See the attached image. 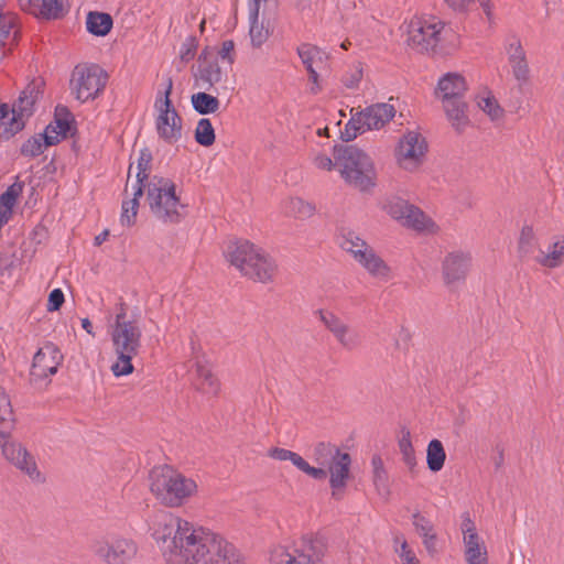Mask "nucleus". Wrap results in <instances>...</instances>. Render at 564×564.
I'll return each instance as SVG.
<instances>
[{
	"mask_svg": "<svg viewBox=\"0 0 564 564\" xmlns=\"http://www.w3.org/2000/svg\"><path fill=\"white\" fill-rule=\"evenodd\" d=\"M152 538L166 564H249L248 557L223 534L173 514H163Z\"/></svg>",
	"mask_w": 564,
	"mask_h": 564,
	"instance_id": "f257e3e1",
	"label": "nucleus"
},
{
	"mask_svg": "<svg viewBox=\"0 0 564 564\" xmlns=\"http://www.w3.org/2000/svg\"><path fill=\"white\" fill-rule=\"evenodd\" d=\"M142 328L141 317L138 314L128 315L123 307L116 315L111 332L113 351L117 356L111 366L116 377L128 376L133 372L132 359L141 348Z\"/></svg>",
	"mask_w": 564,
	"mask_h": 564,
	"instance_id": "f03ea898",
	"label": "nucleus"
},
{
	"mask_svg": "<svg viewBox=\"0 0 564 564\" xmlns=\"http://www.w3.org/2000/svg\"><path fill=\"white\" fill-rule=\"evenodd\" d=\"M150 490L166 507L177 508L197 494L195 479L169 465L155 466L150 471Z\"/></svg>",
	"mask_w": 564,
	"mask_h": 564,
	"instance_id": "7ed1b4c3",
	"label": "nucleus"
},
{
	"mask_svg": "<svg viewBox=\"0 0 564 564\" xmlns=\"http://www.w3.org/2000/svg\"><path fill=\"white\" fill-rule=\"evenodd\" d=\"M226 259L242 275L254 281L267 283L272 281L276 264L274 260L261 248L248 240L230 242L225 251Z\"/></svg>",
	"mask_w": 564,
	"mask_h": 564,
	"instance_id": "20e7f679",
	"label": "nucleus"
},
{
	"mask_svg": "<svg viewBox=\"0 0 564 564\" xmlns=\"http://www.w3.org/2000/svg\"><path fill=\"white\" fill-rule=\"evenodd\" d=\"M467 84L458 73L443 75L435 88V97L441 101L442 108L452 128L462 133L470 124L467 113L468 105L465 100Z\"/></svg>",
	"mask_w": 564,
	"mask_h": 564,
	"instance_id": "39448f33",
	"label": "nucleus"
},
{
	"mask_svg": "<svg viewBox=\"0 0 564 564\" xmlns=\"http://www.w3.org/2000/svg\"><path fill=\"white\" fill-rule=\"evenodd\" d=\"M334 159L341 177L360 191L375 185L376 170L372 159L361 149L352 144L334 147Z\"/></svg>",
	"mask_w": 564,
	"mask_h": 564,
	"instance_id": "423d86ee",
	"label": "nucleus"
},
{
	"mask_svg": "<svg viewBox=\"0 0 564 564\" xmlns=\"http://www.w3.org/2000/svg\"><path fill=\"white\" fill-rule=\"evenodd\" d=\"M147 188V202L152 215L163 224L180 223L184 205L175 193V184L169 178L154 176Z\"/></svg>",
	"mask_w": 564,
	"mask_h": 564,
	"instance_id": "0eeeda50",
	"label": "nucleus"
},
{
	"mask_svg": "<svg viewBox=\"0 0 564 564\" xmlns=\"http://www.w3.org/2000/svg\"><path fill=\"white\" fill-rule=\"evenodd\" d=\"M314 460L319 466L327 467L332 495L337 497L338 491L346 487L350 476V455L332 444L321 442L314 447Z\"/></svg>",
	"mask_w": 564,
	"mask_h": 564,
	"instance_id": "6e6552de",
	"label": "nucleus"
},
{
	"mask_svg": "<svg viewBox=\"0 0 564 564\" xmlns=\"http://www.w3.org/2000/svg\"><path fill=\"white\" fill-rule=\"evenodd\" d=\"M172 88L173 82L169 78L165 90L160 93L154 102V109L156 112L155 130L159 138L167 144L178 142L183 132V119L170 98Z\"/></svg>",
	"mask_w": 564,
	"mask_h": 564,
	"instance_id": "1a4fd4ad",
	"label": "nucleus"
},
{
	"mask_svg": "<svg viewBox=\"0 0 564 564\" xmlns=\"http://www.w3.org/2000/svg\"><path fill=\"white\" fill-rule=\"evenodd\" d=\"M107 73L97 64H78L72 72L69 88L80 102L96 99L105 89Z\"/></svg>",
	"mask_w": 564,
	"mask_h": 564,
	"instance_id": "9d476101",
	"label": "nucleus"
},
{
	"mask_svg": "<svg viewBox=\"0 0 564 564\" xmlns=\"http://www.w3.org/2000/svg\"><path fill=\"white\" fill-rule=\"evenodd\" d=\"M382 209L403 227L417 232L434 234L438 229L437 225L422 209L399 196L387 198L382 204Z\"/></svg>",
	"mask_w": 564,
	"mask_h": 564,
	"instance_id": "9b49d317",
	"label": "nucleus"
},
{
	"mask_svg": "<svg viewBox=\"0 0 564 564\" xmlns=\"http://www.w3.org/2000/svg\"><path fill=\"white\" fill-rule=\"evenodd\" d=\"M91 551L105 564H128L135 557L138 544L131 538L108 533L94 540Z\"/></svg>",
	"mask_w": 564,
	"mask_h": 564,
	"instance_id": "f8f14e48",
	"label": "nucleus"
},
{
	"mask_svg": "<svg viewBox=\"0 0 564 564\" xmlns=\"http://www.w3.org/2000/svg\"><path fill=\"white\" fill-rule=\"evenodd\" d=\"M323 546L317 540L302 538L291 545H276L270 550V564H318Z\"/></svg>",
	"mask_w": 564,
	"mask_h": 564,
	"instance_id": "ddd939ff",
	"label": "nucleus"
},
{
	"mask_svg": "<svg viewBox=\"0 0 564 564\" xmlns=\"http://www.w3.org/2000/svg\"><path fill=\"white\" fill-rule=\"evenodd\" d=\"M395 116V109L389 104H375L354 115L346 123L347 140L369 130H379Z\"/></svg>",
	"mask_w": 564,
	"mask_h": 564,
	"instance_id": "4468645a",
	"label": "nucleus"
},
{
	"mask_svg": "<svg viewBox=\"0 0 564 564\" xmlns=\"http://www.w3.org/2000/svg\"><path fill=\"white\" fill-rule=\"evenodd\" d=\"M443 28V22L435 17H414L406 26V42L419 52L434 51Z\"/></svg>",
	"mask_w": 564,
	"mask_h": 564,
	"instance_id": "2eb2a0df",
	"label": "nucleus"
},
{
	"mask_svg": "<svg viewBox=\"0 0 564 564\" xmlns=\"http://www.w3.org/2000/svg\"><path fill=\"white\" fill-rule=\"evenodd\" d=\"M426 152L425 138L420 132L408 131L400 138L395 147L394 159L402 170L415 172L423 164Z\"/></svg>",
	"mask_w": 564,
	"mask_h": 564,
	"instance_id": "dca6fc26",
	"label": "nucleus"
},
{
	"mask_svg": "<svg viewBox=\"0 0 564 564\" xmlns=\"http://www.w3.org/2000/svg\"><path fill=\"white\" fill-rule=\"evenodd\" d=\"M0 438V447L4 458L33 480H40L41 474L33 456L20 443Z\"/></svg>",
	"mask_w": 564,
	"mask_h": 564,
	"instance_id": "f3484780",
	"label": "nucleus"
},
{
	"mask_svg": "<svg viewBox=\"0 0 564 564\" xmlns=\"http://www.w3.org/2000/svg\"><path fill=\"white\" fill-rule=\"evenodd\" d=\"M471 267V256L464 251L448 252L442 261V276L446 286L455 288L465 281Z\"/></svg>",
	"mask_w": 564,
	"mask_h": 564,
	"instance_id": "a211bd4d",
	"label": "nucleus"
},
{
	"mask_svg": "<svg viewBox=\"0 0 564 564\" xmlns=\"http://www.w3.org/2000/svg\"><path fill=\"white\" fill-rule=\"evenodd\" d=\"M503 46L514 79L520 86L528 84L530 79V67L520 37L514 34L508 35Z\"/></svg>",
	"mask_w": 564,
	"mask_h": 564,
	"instance_id": "6ab92c4d",
	"label": "nucleus"
},
{
	"mask_svg": "<svg viewBox=\"0 0 564 564\" xmlns=\"http://www.w3.org/2000/svg\"><path fill=\"white\" fill-rule=\"evenodd\" d=\"M63 360V355L57 346L52 343L41 347L33 357L31 377L33 380L45 379L56 373Z\"/></svg>",
	"mask_w": 564,
	"mask_h": 564,
	"instance_id": "aec40b11",
	"label": "nucleus"
},
{
	"mask_svg": "<svg viewBox=\"0 0 564 564\" xmlns=\"http://www.w3.org/2000/svg\"><path fill=\"white\" fill-rule=\"evenodd\" d=\"M40 89L35 84H30L21 93L19 99L12 107V120L10 122L11 134L17 133L24 127L23 118H28L33 112V107L39 99Z\"/></svg>",
	"mask_w": 564,
	"mask_h": 564,
	"instance_id": "412c9836",
	"label": "nucleus"
},
{
	"mask_svg": "<svg viewBox=\"0 0 564 564\" xmlns=\"http://www.w3.org/2000/svg\"><path fill=\"white\" fill-rule=\"evenodd\" d=\"M297 55L308 73V79H316V74L328 67V54L322 48L303 43L297 47Z\"/></svg>",
	"mask_w": 564,
	"mask_h": 564,
	"instance_id": "4be33fe9",
	"label": "nucleus"
},
{
	"mask_svg": "<svg viewBox=\"0 0 564 564\" xmlns=\"http://www.w3.org/2000/svg\"><path fill=\"white\" fill-rule=\"evenodd\" d=\"M354 260L358 262V264L361 265L373 279L388 281L391 276L390 267L371 246H368L362 251L358 252V257Z\"/></svg>",
	"mask_w": 564,
	"mask_h": 564,
	"instance_id": "5701e85b",
	"label": "nucleus"
},
{
	"mask_svg": "<svg viewBox=\"0 0 564 564\" xmlns=\"http://www.w3.org/2000/svg\"><path fill=\"white\" fill-rule=\"evenodd\" d=\"M534 261L543 268L556 269L564 263V236H555L546 250L539 249Z\"/></svg>",
	"mask_w": 564,
	"mask_h": 564,
	"instance_id": "b1692460",
	"label": "nucleus"
},
{
	"mask_svg": "<svg viewBox=\"0 0 564 564\" xmlns=\"http://www.w3.org/2000/svg\"><path fill=\"white\" fill-rule=\"evenodd\" d=\"M21 6L26 2L30 10L37 17L51 20L63 17L64 0H19Z\"/></svg>",
	"mask_w": 564,
	"mask_h": 564,
	"instance_id": "393cba45",
	"label": "nucleus"
},
{
	"mask_svg": "<svg viewBox=\"0 0 564 564\" xmlns=\"http://www.w3.org/2000/svg\"><path fill=\"white\" fill-rule=\"evenodd\" d=\"M195 366L198 389L205 394L217 395L220 390V382L212 372L209 365L197 360Z\"/></svg>",
	"mask_w": 564,
	"mask_h": 564,
	"instance_id": "a878e982",
	"label": "nucleus"
},
{
	"mask_svg": "<svg viewBox=\"0 0 564 564\" xmlns=\"http://www.w3.org/2000/svg\"><path fill=\"white\" fill-rule=\"evenodd\" d=\"M540 243L539 238L532 225H524L521 228L518 239V252L523 259H533L539 252Z\"/></svg>",
	"mask_w": 564,
	"mask_h": 564,
	"instance_id": "bb28decb",
	"label": "nucleus"
},
{
	"mask_svg": "<svg viewBox=\"0 0 564 564\" xmlns=\"http://www.w3.org/2000/svg\"><path fill=\"white\" fill-rule=\"evenodd\" d=\"M131 189L132 197L122 202L120 215L121 224L127 227L134 225L139 209V199L143 196V191L140 186H131Z\"/></svg>",
	"mask_w": 564,
	"mask_h": 564,
	"instance_id": "cd10ccee",
	"label": "nucleus"
},
{
	"mask_svg": "<svg viewBox=\"0 0 564 564\" xmlns=\"http://www.w3.org/2000/svg\"><path fill=\"white\" fill-rule=\"evenodd\" d=\"M86 28L94 35L105 36L112 28V18L108 13L91 11L87 14Z\"/></svg>",
	"mask_w": 564,
	"mask_h": 564,
	"instance_id": "c85d7f7f",
	"label": "nucleus"
},
{
	"mask_svg": "<svg viewBox=\"0 0 564 564\" xmlns=\"http://www.w3.org/2000/svg\"><path fill=\"white\" fill-rule=\"evenodd\" d=\"M446 453L440 440L430 441L426 448V464L431 471L437 473L444 467Z\"/></svg>",
	"mask_w": 564,
	"mask_h": 564,
	"instance_id": "c756f323",
	"label": "nucleus"
},
{
	"mask_svg": "<svg viewBox=\"0 0 564 564\" xmlns=\"http://www.w3.org/2000/svg\"><path fill=\"white\" fill-rule=\"evenodd\" d=\"M152 153L148 148L141 149L137 162L135 182L132 186H140L142 191L148 185L152 163Z\"/></svg>",
	"mask_w": 564,
	"mask_h": 564,
	"instance_id": "7c9ffc66",
	"label": "nucleus"
},
{
	"mask_svg": "<svg viewBox=\"0 0 564 564\" xmlns=\"http://www.w3.org/2000/svg\"><path fill=\"white\" fill-rule=\"evenodd\" d=\"M13 426V413L9 397L0 387V438L10 435Z\"/></svg>",
	"mask_w": 564,
	"mask_h": 564,
	"instance_id": "2f4dec72",
	"label": "nucleus"
},
{
	"mask_svg": "<svg viewBox=\"0 0 564 564\" xmlns=\"http://www.w3.org/2000/svg\"><path fill=\"white\" fill-rule=\"evenodd\" d=\"M191 100L194 110L199 115L215 113L220 105L218 98L204 91L193 94Z\"/></svg>",
	"mask_w": 564,
	"mask_h": 564,
	"instance_id": "473e14b6",
	"label": "nucleus"
},
{
	"mask_svg": "<svg viewBox=\"0 0 564 564\" xmlns=\"http://www.w3.org/2000/svg\"><path fill=\"white\" fill-rule=\"evenodd\" d=\"M339 246L355 259L358 257V252L362 251L369 245L355 231H347L340 236Z\"/></svg>",
	"mask_w": 564,
	"mask_h": 564,
	"instance_id": "72a5a7b5",
	"label": "nucleus"
},
{
	"mask_svg": "<svg viewBox=\"0 0 564 564\" xmlns=\"http://www.w3.org/2000/svg\"><path fill=\"white\" fill-rule=\"evenodd\" d=\"M215 130L209 119L198 120L195 129V141L203 147H210L215 142Z\"/></svg>",
	"mask_w": 564,
	"mask_h": 564,
	"instance_id": "f704fd0d",
	"label": "nucleus"
},
{
	"mask_svg": "<svg viewBox=\"0 0 564 564\" xmlns=\"http://www.w3.org/2000/svg\"><path fill=\"white\" fill-rule=\"evenodd\" d=\"M73 116L68 109L64 106H57L55 108L54 120L51 122L55 129L59 131V134L65 139L70 131V124L73 122Z\"/></svg>",
	"mask_w": 564,
	"mask_h": 564,
	"instance_id": "c9c22d12",
	"label": "nucleus"
},
{
	"mask_svg": "<svg viewBox=\"0 0 564 564\" xmlns=\"http://www.w3.org/2000/svg\"><path fill=\"white\" fill-rule=\"evenodd\" d=\"M250 30L249 35L253 47H261L262 44L268 40L270 33L269 30L259 23V17H253L249 12Z\"/></svg>",
	"mask_w": 564,
	"mask_h": 564,
	"instance_id": "e433bc0d",
	"label": "nucleus"
},
{
	"mask_svg": "<svg viewBox=\"0 0 564 564\" xmlns=\"http://www.w3.org/2000/svg\"><path fill=\"white\" fill-rule=\"evenodd\" d=\"M199 78L209 86L217 84L223 78V70L217 61L206 62L199 66Z\"/></svg>",
	"mask_w": 564,
	"mask_h": 564,
	"instance_id": "4c0bfd02",
	"label": "nucleus"
},
{
	"mask_svg": "<svg viewBox=\"0 0 564 564\" xmlns=\"http://www.w3.org/2000/svg\"><path fill=\"white\" fill-rule=\"evenodd\" d=\"M285 212L296 218H307L313 215L314 206L302 198H291L285 207Z\"/></svg>",
	"mask_w": 564,
	"mask_h": 564,
	"instance_id": "58836bf2",
	"label": "nucleus"
},
{
	"mask_svg": "<svg viewBox=\"0 0 564 564\" xmlns=\"http://www.w3.org/2000/svg\"><path fill=\"white\" fill-rule=\"evenodd\" d=\"M477 106L491 119L498 120L503 115V109L499 106L498 101L495 97L487 96H478L477 97Z\"/></svg>",
	"mask_w": 564,
	"mask_h": 564,
	"instance_id": "ea45409f",
	"label": "nucleus"
},
{
	"mask_svg": "<svg viewBox=\"0 0 564 564\" xmlns=\"http://www.w3.org/2000/svg\"><path fill=\"white\" fill-rule=\"evenodd\" d=\"M336 340L347 350L356 349L360 344L359 334L348 325L334 334Z\"/></svg>",
	"mask_w": 564,
	"mask_h": 564,
	"instance_id": "a19ab883",
	"label": "nucleus"
},
{
	"mask_svg": "<svg viewBox=\"0 0 564 564\" xmlns=\"http://www.w3.org/2000/svg\"><path fill=\"white\" fill-rule=\"evenodd\" d=\"M47 147L45 140L39 134L30 138L22 144L21 153L25 156L34 158L42 154Z\"/></svg>",
	"mask_w": 564,
	"mask_h": 564,
	"instance_id": "79ce46f5",
	"label": "nucleus"
},
{
	"mask_svg": "<svg viewBox=\"0 0 564 564\" xmlns=\"http://www.w3.org/2000/svg\"><path fill=\"white\" fill-rule=\"evenodd\" d=\"M362 67L357 64L350 66L341 77L343 85L350 90H356L362 79Z\"/></svg>",
	"mask_w": 564,
	"mask_h": 564,
	"instance_id": "37998d69",
	"label": "nucleus"
},
{
	"mask_svg": "<svg viewBox=\"0 0 564 564\" xmlns=\"http://www.w3.org/2000/svg\"><path fill=\"white\" fill-rule=\"evenodd\" d=\"M400 452L402 454V458L404 464L409 468H413L416 465L415 452L410 438V433L403 435V437L399 442Z\"/></svg>",
	"mask_w": 564,
	"mask_h": 564,
	"instance_id": "c03bdc74",
	"label": "nucleus"
},
{
	"mask_svg": "<svg viewBox=\"0 0 564 564\" xmlns=\"http://www.w3.org/2000/svg\"><path fill=\"white\" fill-rule=\"evenodd\" d=\"M319 317L326 328L334 335L347 326L337 315L328 311H319Z\"/></svg>",
	"mask_w": 564,
	"mask_h": 564,
	"instance_id": "a18cd8bd",
	"label": "nucleus"
},
{
	"mask_svg": "<svg viewBox=\"0 0 564 564\" xmlns=\"http://www.w3.org/2000/svg\"><path fill=\"white\" fill-rule=\"evenodd\" d=\"M412 524L420 536L426 535L435 531L432 521L420 512H414L412 514Z\"/></svg>",
	"mask_w": 564,
	"mask_h": 564,
	"instance_id": "49530a36",
	"label": "nucleus"
},
{
	"mask_svg": "<svg viewBox=\"0 0 564 564\" xmlns=\"http://www.w3.org/2000/svg\"><path fill=\"white\" fill-rule=\"evenodd\" d=\"M269 456L280 462L290 460L295 467L302 458L300 454L281 447L271 448L269 451Z\"/></svg>",
	"mask_w": 564,
	"mask_h": 564,
	"instance_id": "de8ad7c7",
	"label": "nucleus"
},
{
	"mask_svg": "<svg viewBox=\"0 0 564 564\" xmlns=\"http://www.w3.org/2000/svg\"><path fill=\"white\" fill-rule=\"evenodd\" d=\"M23 185L21 183H14L10 185L7 191L0 196V204L13 208L18 197L22 193Z\"/></svg>",
	"mask_w": 564,
	"mask_h": 564,
	"instance_id": "09e8293b",
	"label": "nucleus"
},
{
	"mask_svg": "<svg viewBox=\"0 0 564 564\" xmlns=\"http://www.w3.org/2000/svg\"><path fill=\"white\" fill-rule=\"evenodd\" d=\"M296 468L315 480H324L327 478L326 468L311 466L303 457Z\"/></svg>",
	"mask_w": 564,
	"mask_h": 564,
	"instance_id": "8fccbe9b",
	"label": "nucleus"
},
{
	"mask_svg": "<svg viewBox=\"0 0 564 564\" xmlns=\"http://www.w3.org/2000/svg\"><path fill=\"white\" fill-rule=\"evenodd\" d=\"M371 465L373 469V482L377 488L386 487L387 481V473L383 467V462L380 456H373L371 459Z\"/></svg>",
	"mask_w": 564,
	"mask_h": 564,
	"instance_id": "3c124183",
	"label": "nucleus"
},
{
	"mask_svg": "<svg viewBox=\"0 0 564 564\" xmlns=\"http://www.w3.org/2000/svg\"><path fill=\"white\" fill-rule=\"evenodd\" d=\"M449 8L455 11H465L471 4L478 2L485 10L487 14H489V0H443Z\"/></svg>",
	"mask_w": 564,
	"mask_h": 564,
	"instance_id": "603ef678",
	"label": "nucleus"
},
{
	"mask_svg": "<svg viewBox=\"0 0 564 564\" xmlns=\"http://www.w3.org/2000/svg\"><path fill=\"white\" fill-rule=\"evenodd\" d=\"M463 542L465 545V552L486 550V546L481 542L480 536L478 535L477 532L464 535Z\"/></svg>",
	"mask_w": 564,
	"mask_h": 564,
	"instance_id": "864d4df0",
	"label": "nucleus"
},
{
	"mask_svg": "<svg viewBox=\"0 0 564 564\" xmlns=\"http://www.w3.org/2000/svg\"><path fill=\"white\" fill-rule=\"evenodd\" d=\"M218 56L227 62L228 65H232L235 62V43L231 40L224 41L220 50L218 51Z\"/></svg>",
	"mask_w": 564,
	"mask_h": 564,
	"instance_id": "5fc2aeb1",
	"label": "nucleus"
},
{
	"mask_svg": "<svg viewBox=\"0 0 564 564\" xmlns=\"http://www.w3.org/2000/svg\"><path fill=\"white\" fill-rule=\"evenodd\" d=\"M65 301L64 293L61 289H54L51 291L47 301V311L55 312L59 310Z\"/></svg>",
	"mask_w": 564,
	"mask_h": 564,
	"instance_id": "6e6d98bb",
	"label": "nucleus"
},
{
	"mask_svg": "<svg viewBox=\"0 0 564 564\" xmlns=\"http://www.w3.org/2000/svg\"><path fill=\"white\" fill-rule=\"evenodd\" d=\"M403 564H420L415 553L409 549L406 541L401 543L400 550L397 551Z\"/></svg>",
	"mask_w": 564,
	"mask_h": 564,
	"instance_id": "4d7b16f0",
	"label": "nucleus"
},
{
	"mask_svg": "<svg viewBox=\"0 0 564 564\" xmlns=\"http://www.w3.org/2000/svg\"><path fill=\"white\" fill-rule=\"evenodd\" d=\"M467 564H488L487 549L481 551L465 552Z\"/></svg>",
	"mask_w": 564,
	"mask_h": 564,
	"instance_id": "13d9d810",
	"label": "nucleus"
},
{
	"mask_svg": "<svg viewBox=\"0 0 564 564\" xmlns=\"http://www.w3.org/2000/svg\"><path fill=\"white\" fill-rule=\"evenodd\" d=\"M41 135L45 140L46 145L50 147L55 145L63 139L59 134V131L55 129L51 123L45 128L44 133Z\"/></svg>",
	"mask_w": 564,
	"mask_h": 564,
	"instance_id": "bf43d9fd",
	"label": "nucleus"
},
{
	"mask_svg": "<svg viewBox=\"0 0 564 564\" xmlns=\"http://www.w3.org/2000/svg\"><path fill=\"white\" fill-rule=\"evenodd\" d=\"M422 538V542H423V545L425 547V550L427 551L429 554L431 555H434L437 553V547H436V541H437V535H436V532H431L426 535H423L421 536Z\"/></svg>",
	"mask_w": 564,
	"mask_h": 564,
	"instance_id": "052dcab7",
	"label": "nucleus"
},
{
	"mask_svg": "<svg viewBox=\"0 0 564 564\" xmlns=\"http://www.w3.org/2000/svg\"><path fill=\"white\" fill-rule=\"evenodd\" d=\"M12 120V108H10L7 104L0 105V121L1 124L6 126V131L11 133L10 131V122Z\"/></svg>",
	"mask_w": 564,
	"mask_h": 564,
	"instance_id": "680f3d73",
	"label": "nucleus"
},
{
	"mask_svg": "<svg viewBox=\"0 0 564 564\" xmlns=\"http://www.w3.org/2000/svg\"><path fill=\"white\" fill-rule=\"evenodd\" d=\"M195 53L196 46L194 44V41L186 42L181 46L180 55L184 62H189L191 59H193Z\"/></svg>",
	"mask_w": 564,
	"mask_h": 564,
	"instance_id": "e2e57ef3",
	"label": "nucleus"
},
{
	"mask_svg": "<svg viewBox=\"0 0 564 564\" xmlns=\"http://www.w3.org/2000/svg\"><path fill=\"white\" fill-rule=\"evenodd\" d=\"M261 3L264 6H275L276 0H248L249 12L252 13L254 18L259 17Z\"/></svg>",
	"mask_w": 564,
	"mask_h": 564,
	"instance_id": "0e129e2a",
	"label": "nucleus"
},
{
	"mask_svg": "<svg viewBox=\"0 0 564 564\" xmlns=\"http://www.w3.org/2000/svg\"><path fill=\"white\" fill-rule=\"evenodd\" d=\"M314 163L318 169L326 171H330L336 165V162L334 163L333 160L325 154L316 155Z\"/></svg>",
	"mask_w": 564,
	"mask_h": 564,
	"instance_id": "69168bd1",
	"label": "nucleus"
},
{
	"mask_svg": "<svg viewBox=\"0 0 564 564\" xmlns=\"http://www.w3.org/2000/svg\"><path fill=\"white\" fill-rule=\"evenodd\" d=\"M462 532L463 535L477 532L476 525L474 521L470 519L468 512L463 513L462 516Z\"/></svg>",
	"mask_w": 564,
	"mask_h": 564,
	"instance_id": "338daca9",
	"label": "nucleus"
},
{
	"mask_svg": "<svg viewBox=\"0 0 564 564\" xmlns=\"http://www.w3.org/2000/svg\"><path fill=\"white\" fill-rule=\"evenodd\" d=\"M12 215V208L0 204V228L6 225Z\"/></svg>",
	"mask_w": 564,
	"mask_h": 564,
	"instance_id": "774afa93",
	"label": "nucleus"
}]
</instances>
